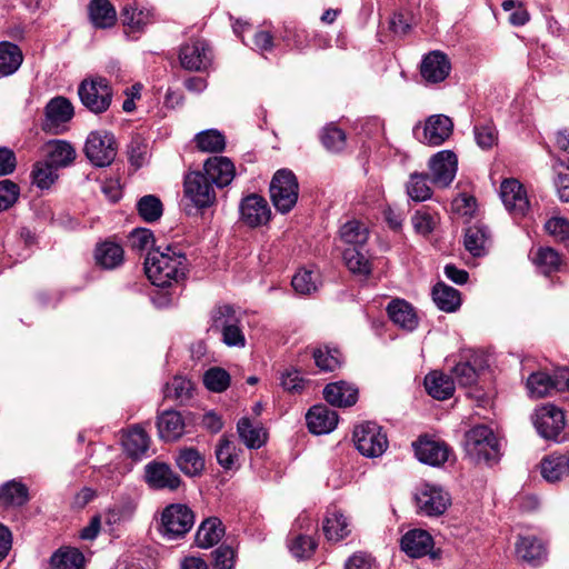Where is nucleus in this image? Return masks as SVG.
<instances>
[{
  "mask_svg": "<svg viewBox=\"0 0 569 569\" xmlns=\"http://www.w3.org/2000/svg\"><path fill=\"white\" fill-rule=\"evenodd\" d=\"M188 260L181 250L167 246L149 252L144 261V271L151 283L159 288H169L186 278Z\"/></svg>",
  "mask_w": 569,
  "mask_h": 569,
  "instance_id": "obj_1",
  "label": "nucleus"
},
{
  "mask_svg": "<svg viewBox=\"0 0 569 569\" xmlns=\"http://www.w3.org/2000/svg\"><path fill=\"white\" fill-rule=\"evenodd\" d=\"M465 451L475 462L496 463L500 458L499 441L493 431L479 425L465 435Z\"/></svg>",
  "mask_w": 569,
  "mask_h": 569,
  "instance_id": "obj_2",
  "label": "nucleus"
},
{
  "mask_svg": "<svg viewBox=\"0 0 569 569\" xmlns=\"http://www.w3.org/2000/svg\"><path fill=\"white\" fill-rule=\"evenodd\" d=\"M78 96L83 107L90 112L101 114L109 109L113 91L108 79L96 76L84 78L79 83Z\"/></svg>",
  "mask_w": 569,
  "mask_h": 569,
  "instance_id": "obj_3",
  "label": "nucleus"
},
{
  "mask_svg": "<svg viewBox=\"0 0 569 569\" xmlns=\"http://www.w3.org/2000/svg\"><path fill=\"white\" fill-rule=\"evenodd\" d=\"M299 197V183L296 174L288 169L278 170L270 182V198L281 213L293 209Z\"/></svg>",
  "mask_w": 569,
  "mask_h": 569,
  "instance_id": "obj_4",
  "label": "nucleus"
},
{
  "mask_svg": "<svg viewBox=\"0 0 569 569\" xmlns=\"http://www.w3.org/2000/svg\"><path fill=\"white\" fill-rule=\"evenodd\" d=\"M194 525V513L186 505L172 503L161 513L159 531L168 540L184 537Z\"/></svg>",
  "mask_w": 569,
  "mask_h": 569,
  "instance_id": "obj_5",
  "label": "nucleus"
},
{
  "mask_svg": "<svg viewBox=\"0 0 569 569\" xmlns=\"http://www.w3.org/2000/svg\"><path fill=\"white\" fill-rule=\"evenodd\" d=\"M84 153L96 167L110 166L117 156L114 136L106 130L90 132L86 140Z\"/></svg>",
  "mask_w": 569,
  "mask_h": 569,
  "instance_id": "obj_6",
  "label": "nucleus"
},
{
  "mask_svg": "<svg viewBox=\"0 0 569 569\" xmlns=\"http://www.w3.org/2000/svg\"><path fill=\"white\" fill-rule=\"evenodd\" d=\"M353 441L359 452L366 457L381 456L388 448L387 435L376 422L367 421L355 428Z\"/></svg>",
  "mask_w": 569,
  "mask_h": 569,
  "instance_id": "obj_7",
  "label": "nucleus"
},
{
  "mask_svg": "<svg viewBox=\"0 0 569 569\" xmlns=\"http://www.w3.org/2000/svg\"><path fill=\"white\" fill-rule=\"evenodd\" d=\"M183 193L197 209L210 208L217 200L213 183L201 171H191L186 174Z\"/></svg>",
  "mask_w": 569,
  "mask_h": 569,
  "instance_id": "obj_8",
  "label": "nucleus"
},
{
  "mask_svg": "<svg viewBox=\"0 0 569 569\" xmlns=\"http://www.w3.org/2000/svg\"><path fill=\"white\" fill-rule=\"evenodd\" d=\"M179 61L189 71H206L212 63V50L204 39L192 38L181 46Z\"/></svg>",
  "mask_w": 569,
  "mask_h": 569,
  "instance_id": "obj_9",
  "label": "nucleus"
},
{
  "mask_svg": "<svg viewBox=\"0 0 569 569\" xmlns=\"http://www.w3.org/2000/svg\"><path fill=\"white\" fill-rule=\"evenodd\" d=\"M533 425L541 437L556 440L565 428V415L556 406L547 403L536 410Z\"/></svg>",
  "mask_w": 569,
  "mask_h": 569,
  "instance_id": "obj_10",
  "label": "nucleus"
},
{
  "mask_svg": "<svg viewBox=\"0 0 569 569\" xmlns=\"http://www.w3.org/2000/svg\"><path fill=\"white\" fill-rule=\"evenodd\" d=\"M458 169V158L451 150H442L429 160L431 181L439 188H447L455 179Z\"/></svg>",
  "mask_w": 569,
  "mask_h": 569,
  "instance_id": "obj_11",
  "label": "nucleus"
},
{
  "mask_svg": "<svg viewBox=\"0 0 569 569\" xmlns=\"http://www.w3.org/2000/svg\"><path fill=\"white\" fill-rule=\"evenodd\" d=\"M44 114L42 130L58 134L61 132L60 128L72 119L74 110L69 99L56 97L47 103Z\"/></svg>",
  "mask_w": 569,
  "mask_h": 569,
  "instance_id": "obj_12",
  "label": "nucleus"
},
{
  "mask_svg": "<svg viewBox=\"0 0 569 569\" xmlns=\"http://www.w3.org/2000/svg\"><path fill=\"white\" fill-rule=\"evenodd\" d=\"M239 211L241 221L251 228L266 224L271 217L267 200L257 193L244 197Z\"/></svg>",
  "mask_w": 569,
  "mask_h": 569,
  "instance_id": "obj_13",
  "label": "nucleus"
},
{
  "mask_svg": "<svg viewBox=\"0 0 569 569\" xmlns=\"http://www.w3.org/2000/svg\"><path fill=\"white\" fill-rule=\"evenodd\" d=\"M500 198L506 209L515 217H523L529 209L527 192L517 179H505L501 182Z\"/></svg>",
  "mask_w": 569,
  "mask_h": 569,
  "instance_id": "obj_14",
  "label": "nucleus"
},
{
  "mask_svg": "<svg viewBox=\"0 0 569 569\" xmlns=\"http://www.w3.org/2000/svg\"><path fill=\"white\" fill-rule=\"evenodd\" d=\"M416 501L419 510L427 516H440L451 503L448 492L429 485L417 493Z\"/></svg>",
  "mask_w": 569,
  "mask_h": 569,
  "instance_id": "obj_15",
  "label": "nucleus"
},
{
  "mask_svg": "<svg viewBox=\"0 0 569 569\" xmlns=\"http://www.w3.org/2000/svg\"><path fill=\"white\" fill-rule=\"evenodd\" d=\"M451 63L447 54L435 50L426 54L420 66V74L428 83H439L447 79Z\"/></svg>",
  "mask_w": 569,
  "mask_h": 569,
  "instance_id": "obj_16",
  "label": "nucleus"
},
{
  "mask_svg": "<svg viewBox=\"0 0 569 569\" xmlns=\"http://www.w3.org/2000/svg\"><path fill=\"white\" fill-rule=\"evenodd\" d=\"M453 122L445 114L430 116L423 126L422 138L419 141L437 147L442 144L452 133Z\"/></svg>",
  "mask_w": 569,
  "mask_h": 569,
  "instance_id": "obj_17",
  "label": "nucleus"
},
{
  "mask_svg": "<svg viewBox=\"0 0 569 569\" xmlns=\"http://www.w3.org/2000/svg\"><path fill=\"white\" fill-rule=\"evenodd\" d=\"M203 174L208 176L209 181L214 188H223L231 183L234 178L236 169L232 161L227 157H211L203 164Z\"/></svg>",
  "mask_w": 569,
  "mask_h": 569,
  "instance_id": "obj_18",
  "label": "nucleus"
},
{
  "mask_svg": "<svg viewBox=\"0 0 569 569\" xmlns=\"http://www.w3.org/2000/svg\"><path fill=\"white\" fill-rule=\"evenodd\" d=\"M412 446L416 457L423 463L440 466L448 460L449 449L445 442L420 437Z\"/></svg>",
  "mask_w": 569,
  "mask_h": 569,
  "instance_id": "obj_19",
  "label": "nucleus"
},
{
  "mask_svg": "<svg viewBox=\"0 0 569 569\" xmlns=\"http://www.w3.org/2000/svg\"><path fill=\"white\" fill-rule=\"evenodd\" d=\"M146 480L154 489L176 490L181 483L179 475L163 462L148 463L146 466Z\"/></svg>",
  "mask_w": 569,
  "mask_h": 569,
  "instance_id": "obj_20",
  "label": "nucleus"
},
{
  "mask_svg": "<svg viewBox=\"0 0 569 569\" xmlns=\"http://www.w3.org/2000/svg\"><path fill=\"white\" fill-rule=\"evenodd\" d=\"M338 415L325 405H317L306 415L307 426L310 432L323 435L331 432L338 425Z\"/></svg>",
  "mask_w": 569,
  "mask_h": 569,
  "instance_id": "obj_21",
  "label": "nucleus"
},
{
  "mask_svg": "<svg viewBox=\"0 0 569 569\" xmlns=\"http://www.w3.org/2000/svg\"><path fill=\"white\" fill-rule=\"evenodd\" d=\"M387 312L390 320L403 330L413 331L418 327L419 318L415 308L403 299L392 300Z\"/></svg>",
  "mask_w": 569,
  "mask_h": 569,
  "instance_id": "obj_22",
  "label": "nucleus"
},
{
  "mask_svg": "<svg viewBox=\"0 0 569 569\" xmlns=\"http://www.w3.org/2000/svg\"><path fill=\"white\" fill-rule=\"evenodd\" d=\"M401 549L411 558H420L430 552L433 539L429 532L421 529L408 531L401 538Z\"/></svg>",
  "mask_w": 569,
  "mask_h": 569,
  "instance_id": "obj_23",
  "label": "nucleus"
},
{
  "mask_svg": "<svg viewBox=\"0 0 569 569\" xmlns=\"http://www.w3.org/2000/svg\"><path fill=\"white\" fill-rule=\"evenodd\" d=\"M323 398L335 407H351L358 400V389L345 382H332L325 387Z\"/></svg>",
  "mask_w": 569,
  "mask_h": 569,
  "instance_id": "obj_24",
  "label": "nucleus"
},
{
  "mask_svg": "<svg viewBox=\"0 0 569 569\" xmlns=\"http://www.w3.org/2000/svg\"><path fill=\"white\" fill-rule=\"evenodd\" d=\"M425 388L432 398L437 400H446L453 396V379L438 370L431 371L425 377Z\"/></svg>",
  "mask_w": 569,
  "mask_h": 569,
  "instance_id": "obj_25",
  "label": "nucleus"
},
{
  "mask_svg": "<svg viewBox=\"0 0 569 569\" xmlns=\"http://www.w3.org/2000/svg\"><path fill=\"white\" fill-rule=\"evenodd\" d=\"M29 501L28 487L18 480H9L0 486V506L19 508Z\"/></svg>",
  "mask_w": 569,
  "mask_h": 569,
  "instance_id": "obj_26",
  "label": "nucleus"
},
{
  "mask_svg": "<svg viewBox=\"0 0 569 569\" xmlns=\"http://www.w3.org/2000/svg\"><path fill=\"white\" fill-rule=\"evenodd\" d=\"M159 436L166 441L179 439L184 431V421L180 412L167 410L158 417Z\"/></svg>",
  "mask_w": 569,
  "mask_h": 569,
  "instance_id": "obj_27",
  "label": "nucleus"
},
{
  "mask_svg": "<svg viewBox=\"0 0 569 569\" xmlns=\"http://www.w3.org/2000/svg\"><path fill=\"white\" fill-rule=\"evenodd\" d=\"M490 241V232L483 224L476 223L465 232L463 246L473 257H482L487 252V244Z\"/></svg>",
  "mask_w": 569,
  "mask_h": 569,
  "instance_id": "obj_28",
  "label": "nucleus"
},
{
  "mask_svg": "<svg viewBox=\"0 0 569 569\" xmlns=\"http://www.w3.org/2000/svg\"><path fill=\"white\" fill-rule=\"evenodd\" d=\"M88 11L90 21L96 28L106 29L116 24L117 12L109 0H91Z\"/></svg>",
  "mask_w": 569,
  "mask_h": 569,
  "instance_id": "obj_29",
  "label": "nucleus"
},
{
  "mask_svg": "<svg viewBox=\"0 0 569 569\" xmlns=\"http://www.w3.org/2000/svg\"><path fill=\"white\" fill-rule=\"evenodd\" d=\"M178 468L188 477L200 476L204 470V457L194 448H181L176 456Z\"/></svg>",
  "mask_w": 569,
  "mask_h": 569,
  "instance_id": "obj_30",
  "label": "nucleus"
},
{
  "mask_svg": "<svg viewBox=\"0 0 569 569\" xmlns=\"http://www.w3.org/2000/svg\"><path fill=\"white\" fill-rule=\"evenodd\" d=\"M94 259L98 266L111 270L123 263L124 251L120 244L106 241L97 246Z\"/></svg>",
  "mask_w": 569,
  "mask_h": 569,
  "instance_id": "obj_31",
  "label": "nucleus"
},
{
  "mask_svg": "<svg viewBox=\"0 0 569 569\" xmlns=\"http://www.w3.org/2000/svg\"><path fill=\"white\" fill-rule=\"evenodd\" d=\"M224 535V527L217 517L203 520L196 533V543L200 548H210L218 543Z\"/></svg>",
  "mask_w": 569,
  "mask_h": 569,
  "instance_id": "obj_32",
  "label": "nucleus"
},
{
  "mask_svg": "<svg viewBox=\"0 0 569 569\" xmlns=\"http://www.w3.org/2000/svg\"><path fill=\"white\" fill-rule=\"evenodd\" d=\"M516 553L523 561L533 563L547 555L545 543L535 536H520L516 542Z\"/></svg>",
  "mask_w": 569,
  "mask_h": 569,
  "instance_id": "obj_33",
  "label": "nucleus"
},
{
  "mask_svg": "<svg viewBox=\"0 0 569 569\" xmlns=\"http://www.w3.org/2000/svg\"><path fill=\"white\" fill-rule=\"evenodd\" d=\"M432 299L436 306L445 312H455L461 305L460 292L443 282H438L433 287Z\"/></svg>",
  "mask_w": 569,
  "mask_h": 569,
  "instance_id": "obj_34",
  "label": "nucleus"
},
{
  "mask_svg": "<svg viewBox=\"0 0 569 569\" xmlns=\"http://www.w3.org/2000/svg\"><path fill=\"white\" fill-rule=\"evenodd\" d=\"M47 147L48 161L57 169L71 164L76 159L74 148L64 140L50 141Z\"/></svg>",
  "mask_w": 569,
  "mask_h": 569,
  "instance_id": "obj_35",
  "label": "nucleus"
},
{
  "mask_svg": "<svg viewBox=\"0 0 569 569\" xmlns=\"http://www.w3.org/2000/svg\"><path fill=\"white\" fill-rule=\"evenodd\" d=\"M23 60L20 48L11 42H0V74L10 76L21 66Z\"/></svg>",
  "mask_w": 569,
  "mask_h": 569,
  "instance_id": "obj_36",
  "label": "nucleus"
},
{
  "mask_svg": "<svg viewBox=\"0 0 569 569\" xmlns=\"http://www.w3.org/2000/svg\"><path fill=\"white\" fill-rule=\"evenodd\" d=\"M150 439L140 427H133L123 437L124 451L132 458H140L149 448Z\"/></svg>",
  "mask_w": 569,
  "mask_h": 569,
  "instance_id": "obj_37",
  "label": "nucleus"
},
{
  "mask_svg": "<svg viewBox=\"0 0 569 569\" xmlns=\"http://www.w3.org/2000/svg\"><path fill=\"white\" fill-rule=\"evenodd\" d=\"M84 557L76 548H60L50 558L51 569H83Z\"/></svg>",
  "mask_w": 569,
  "mask_h": 569,
  "instance_id": "obj_38",
  "label": "nucleus"
},
{
  "mask_svg": "<svg viewBox=\"0 0 569 569\" xmlns=\"http://www.w3.org/2000/svg\"><path fill=\"white\" fill-rule=\"evenodd\" d=\"M237 430L240 439L248 448L258 449L266 442L263 428L253 426L249 418H241L238 421Z\"/></svg>",
  "mask_w": 569,
  "mask_h": 569,
  "instance_id": "obj_39",
  "label": "nucleus"
},
{
  "mask_svg": "<svg viewBox=\"0 0 569 569\" xmlns=\"http://www.w3.org/2000/svg\"><path fill=\"white\" fill-rule=\"evenodd\" d=\"M532 261L541 273L549 276L560 269L562 258L555 249L541 247L532 256Z\"/></svg>",
  "mask_w": 569,
  "mask_h": 569,
  "instance_id": "obj_40",
  "label": "nucleus"
},
{
  "mask_svg": "<svg viewBox=\"0 0 569 569\" xmlns=\"http://www.w3.org/2000/svg\"><path fill=\"white\" fill-rule=\"evenodd\" d=\"M368 237V228L357 220L348 221L340 228V239L350 248L365 247Z\"/></svg>",
  "mask_w": 569,
  "mask_h": 569,
  "instance_id": "obj_41",
  "label": "nucleus"
},
{
  "mask_svg": "<svg viewBox=\"0 0 569 569\" xmlns=\"http://www.w3.org/2000/svg\"><path fill=\"white\" fill-rule=\"evenodd\" d=\"M343 260L347 268L353 274L368 277L371 273V264L366 253L363 252V247L345 249Z\"/></svg>",
  "mask_w": 569,
  "mask_h": 569,
  "instance_id": "obj_42",
  "label": "nucleus"
},
{
  "mask_svg": "<svg viewBox=\"0 0 569 569\" xmlns=\"http://www.w3.org/2000/svg\"><path fill=\"white\" fill-rule=\"evenodd\" d=\"M322 529L330 541H339L349 535L347 519L339 511L328 512Z\"/></svg>",
  "mask_w": 569,
  "mask_h": 569,
  "instance_id": "obj_43",
  "label": "nucleus"
},
{
  "mask_svg": "<svg viewBox=\"0 0 569 569\" xmlns=\"http://www.w3.org/2000/svg\"><path fill=\"white\" fill-rule=\"evenodd\" d=\"M197 148L202 152L219 153L226 148V138L217 129H208L194 137Z\"/></svg>",
  "mask_w": 569,
  "mask_h": 569,
  "instance_id": "obj_44",
  "label": "nucleus"
},
{
  "mask_svg": "<svg viewBox=\"0 0 569 569\" xmlns=\"http://www.w3.org/2000/svg\"><path fill=\"white\" fill-rule=\"evenodd\" d=\"M540 472L543 479L549 482L559 481L562 475L567 473V463L565 455H550L540 462Z\"/></svg>",
  "mask_w": 569,
  "mask_h": 569,
  "instance_id": "obj_45",
  "label": "nucleus"
},
{
  "mask_svg": "<svg viewBox=\"0 0 569 569\" xmlns=\"http://www.w3.org/2000/svg\"><path fill=\"white\" fill-rule=\"evenodd\" d=\"M236 322H240V319L233 307L229 305L219 306L212 310L210 330L221 335Z\"/></svg>",
  "mask_w": 569,
  "mask_h": 569,
  "instance_id": "obj_46",
  "label": "nucleus"
},
{
  "mask_svg": "<svg viewBox=\"0 0 569 569\" xmlns=\"http://www.w3.org/2000/svg\"><path fill=\"white\" fill-rule=\"evenodd\" d=\"M320 140L326 150L338 153L346 148L347 136L342 129L331 123L321 130Z\"/></svg>",
  "mask_w": 569,
  "mask_h": 569,
  "instance_id": "obj_47",
  "label": "nucleus"
},
{
  "mask_svg": "<svg viewBox=\"0 0 569 569\" xmlns=\"http://www.w3.org/2000/svg\"><path fill=\"white\" fill-rule=\"evenodd\" d=\"M407 193L415 201H425L431 198L432 190L429 186L427 173H411L407 183Z\"/></svg>",
  "mask_w": 569,
  "mask_h": 569,
  "instance_id": "obj_48",
  "label": "nucleus"
},
{
  "mask_svg": "<svg viewBox=\"0 0 569 569\" xmlns=\"http://www.w3.org/2000/svg\"><path fill=\"white\" fill-rule=\"evenodd\" d=\"M139 216L146 222H154L160 219L163 206L159 198L153 194L143 196L137 203Z\"/></svg>",
  "mask_w": 569,
  "mask_h": 569,
  "instance_id": "obj_49",
  "label": "nucleus"
},
{
  "mask_svg": "<svg viewBox=\"0 0 569 569\" xmlns=\"http://www.w3.org/2000/svg\"><path fill=\"white\" fill-rule=\"evenodd\" d=\"M230 375L220 367H212L203 375V383L212 392H223L230 386Z\"/></svg>",
  "mask_w": 569,
  "mask_h": 569,
  "instance_id": "obj_50",
  "label": "nucleus"
},
{
  "mask_svg": "<svg viewBox=\"0 0 569 569\" xmlns=\"http://www.w3.org/2000/svg\"><path fill=\"white\" fill-rule=\"evenodd\" d=\"M313 359L316 366L322 371H333L340 367V352L336 348H317L313 351Z\"/></svg>",
  "mask_w": 569,
  "mask_h": 569,
  "instance_id": "obj_51",
  "label": "nucleus"
},
{
  "mask_svg": "<svg viewBox=\"0 0 569 569\" xmlns=\"http://www.w3.org/2000/svg\"><path fill=\"white\" fill-rule=\"evenodd\" d=\"M527 388L535 398L546 397L555 390L551 376L546 372L531 373L527 380Z\"/></svg>",
  "mask_w": 569,
  "mask_h": 569,
  "instance_id": "obj_52",
  "label": "nucleus"
},
{
  "mask_svg": "<svg viewBox=\"0 0 569 569\" xmlns=\"http://www.w3.org/2000/svg\"><path fill=\"white\" fill-rule=\"evenodd\" d=\"M192 382L183 377H174L171 382L167 383L164 397L174 399L180 402L191 398Z\"/></svg>",
  "mask_w": 569,
  "mask_h": 569,
  "instance_id": "obj_53",
  "label": "nucleus"
},
{
  "mask_svg": "<svg viewBox=\"0 0 569 569\" xmlns=\"http://www.w3.org/2000/svg\"><path fill=\"white\" fill-rule=\"evenodd\" d=\"M218 463L226 470L232 469L238 460L234 445L227 438H222L216 448Z\"/></svg>",
  "mask_w": 569,
  "mask_h": 569,
  "instance_id": "obj_54",
  "label": "nucleus"
},
{
  "mask_svg": "<svg viewBox=\"0 0 569 569\" xmlns=\"http://www.w3.org/2000/svg\"><path fill=\"white\" fill-rule=\"evenodd\" d=\"M505 11L509 12L508 21L515 27L525 26L530 20V14L525 4L516 0H505L501 3Z\"/></svg>",
  "mask_w": 569,
  "mask_h": 569,
  "instance_id": "obj_55",
  "label": "nucleus"
},
{
  "mask_svg": "<svg viewBox=\"0 0 569 569\" xmlns=\"http://www.w3.org/2000/svg\"><path fill=\"white\" fill-rule=\"evenodd\" d=\"M291 284L296 292L310 295L317 290V274L311 270H300L292 277Z\"/></svg>",
  "mask_w": 569,
  "mask_h": 569,
  "instance_id": "obj_56",
  "label": "nucleus"
},
{
  "mask_svg": "<svg viewBox=\"0 0 569 569\" xmlns=\"http://www.w3.org/2000/svg\"><path fill=\"white\" fill-rule=\"evenodd\" d=\"M56 169L49 161L37 163L32 170L33 183L41 189L49 188L58 177Z\"/></svg>",
  "mask_w": 569,
  "mask_h": 569,
  "instance_id": "obj_57",
  "label": "nucleus"
},
{
  "mask_svg": "<svg viewBox=\"0 0 569 569\" xmlns=\"http://www.w3.org/2000/svg\"><path fill=\"white\" fill-rule=\"evenodd\" d=\"M438 220L439 218L436 213H430L427 210H418L412 216V224L415 230L423 236H427L435 230Z\"/></svg>",
  "mask_w": 569,
  "mask_h": 569,
  "instance_id": "obj_58",
  "label": "nucleus"
},
{
  "mask_svg": "<svg viewBox=\"0 0 569 569\" xmlns=\"http://www.w3.org/2000/svg\"><path fill=\"white\" fill-rule=\"evenodd\" d=\"M317 548V542L305 535L297 536L290 543V551L298 559H307L312 556Z\"/></svg>",
  "mask_w": 569,
  "mask_h": 569,
  "instance_id": "obj_59",
  "label": "nucleus"
},
{
  "mask_svg": "<svg viewBox=\"0 0 569 569\" xmlns=\"http://www.w3.org/2000/svg\"><path fill=\"white\" fill-rule=\"evenodd\" d=\"M20 194V188L11 180L0 181V212L10 209L17 201Z\"/></svg>",
  "mask_w": 569,
  "mask_h": 569,
  "instance_id": "obj_60",
  "label": "nucleus"
},
{
  "mask_svg": "<svg viewBox=\"0 0 569 569\" xmlns=\"http://www.w3.org/2000/svg\"><path fill=\"white\" fill-rule=\"evenodd\" d=\"M475 138L477 144L482 149H489L497 142V130L490 122L475 126Z\"/></svg>",
  "mask_w": 569,
  "mask_h": 569,
  "instance_id": "obj_61",
  "label": "nucleus"
},
{
  "mask_svg": "<svg viewBox=\"0 0 569 569\" xmlns=\"http://www.w3.org/2000/svg\"><path fill=\"white\" fill-rule=\"evenodd\" d=\"M129 242L133 250L144 251L154 244L153 233L146 228H137L129 234Z\"/></svg>",
  "mask_w": 569,
  "mask_h": 569,
  "instance_id": "obj_62",
  "label": "nucleus"
},
{
  "mask_svg": "<svg viewBox=\"0 0 569 569\" xmlns=\"http://www.w3.org/2000/svg\"><path fill=\"white\" fill-rule=\"evenodd\" d=\"M121 18L123 24L136 30L141 29L148 23V13H144L142 10H138L131 6H126L122 9Z\"/></svg>",
  "mask_w": 569,
  "mask_h": 569,
  "instance_id": "obj_63",
  "label": "nucleus"
},
{
  "mask_svg": "<svg viewBox=\"0 0 569 569\" xmlns=\"http://www.w3.org/2000/svg\"><path fill=\"white\" fill-rule=\"evenodd\" d=\"M545 228L549 234L559 241L569 240V220L553 217L546 222Z\"/></svg>",
  "mask_w": 569,
  "mask_h": 569,
  "instance_id": "obj_64",
  "label": "nucleus"
}]
</instances>
